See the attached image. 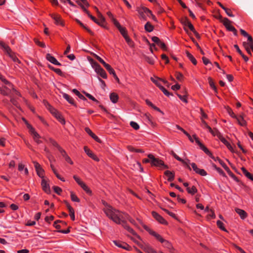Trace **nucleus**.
Segmentation results:
<instances>
[{
	"label": "nucleus",
	"mask_w": 253,
	"mask_h": 253,
	"mask_svg": "<svg viewBox=\"0 0 253 253\" xmlns=\"http://www.w3.org/2000/svg\"><path fill=\"white\" fill-rule=\"evenodd\" d=\"M102 204L104 206L103 211L106 215L115 223L122 225L125 218L127 216V213L114 209L105 201H102Z\"/></svg>",
	"instance_id": "obj_1"
},
{
	"label": "nucleus",
	"mask_w": 253,
	"mask_h": 253,
	"mask_svg": "<svg viewBox=\"0 0 253 253\" xmlns=\"http://www.w3.org/2000/svg\"><path fill=\"white\" fill-rule=\"evenodd\" d=\"M127 220H128L131 224L134 225H135V220L127 214V216H126V217L125 218V221L123 222L122 225L126 230L128 232L131 233L132 235L137 236V234L135 232V231L132 228H131L127 224Z\"/></svg>",
	"instance_id": "obj_2"
},
{
	"label": "nucleus",
	"mask_w": 253,
	"mask_h": 253,
	"mask_svg": "<svg viewBox=\"0 0 253 253\" xmlns=\"http://www.w3.org/2000/svg\"><path fill=\"white\" fill-rule=\"evenodd\" d=\"M137 220L139 221V222L142 225L143 227L149 232V233L152 236H154L157 240H158L160 242L164 241V239L163 237L158 233H156L155 231L151 229L148 226L143 224L142 220L137 218Z\"/></svg>",
	"instance_id": "obj_3"
},
{
	"label": "nucleus",
	"mask_w": 253,
	"mask_h": 253,
	"mask_svg": "<svg viewBox=\"0 0 253 253\" xmlns=\"http://www.w3.org/2000/svg\"><path fill=\"white\" fill-rule=\"evenodd\" d=\"M0 45L2 46L7 53L10 58L15 63H20V61L10 48L3 42H0Z\"/></svg>",
	"instance_id": "obj_4"
},
{
	"label": "nucleus",
	"mask_w": 253,
	"mask_h": 253,
	"mask_svg": "<svg viewBox=\"0 0 253 253\" xmlns=\"http://www.w3.org/2000/svg\"><path fill=\"white\" fill-rule=\"evenodd\" d=\"M136 10L138 13L139 18L142 20H146L147 17L152 15L151 11L145 7H138Z\"/></svg>",
	"instance_id": "obj_5"
},
{
	"label": "nucleus",
	"mask_w": 253,
	"mask_h": 253,
	"mask_svg": "<svg viewBox=\"0 0 253 253\" xmlns=\"http://www.w3.org/2000/svg\"><path fill=\"white\" fill-rule=\"evenodd\" d=\"M153 158L152 160L151 165L159 168V169H164L167 168V166L165 165L164 162L159 158H155L154 156H150Z\"/></svg>",
	"instance_id": "obj_6"
},
{
	"label": "nucleus",
	"mask_w": 253,
	"mask_h": 253,
	"mask_svg": "<svg viewBox=\"0 0 253 253\" xmlns=\"http://www.w3.org/2000/svg\"><path fill=\"white\" fill-rule=\"evenodd\" d=\"M29 130L30 133L32 135L33 139L38 144L42 143V141L41 140V136L32 126H29Z\"/></svg>",
	"instance_id": "obj_7"
},
{
	"label": "nucleus",
	"mask_w": 253,
	"mask_h": 253,
	"mask_svg": "<svg viewBox=\"0 0 253 253\" xmlns=\"http://www.w3.org/2000/svg\"><path fill=\"white\" fill-rule=\"evenodd\" d=\"M48 110L50 113L62 124L65 125V120L62 115L55 109L49 105Z\"/></svg>",
	"instance_id": "obj_8"
},
{
	"label": "nucleus",
	"mask_w": 253,
	"mask_h": 253,
	"mask_svg": "<svg viewBox=\"0 0 253 253\" xmlns=\"http://www.w3.org/2000/svg\"><path fill=\"white\" fill-rule=\"evenodd\" d=\"M193 138L195 139L196 143L200 146V148L207 155L210 156L212 159H214V157L212 156L210 151L199 141V139L197 137L196 135H193Z\"/></svg>",
	"instance_id": "obj_9"
},
{
	"label": "nucleus",
	"mask_w": 253,
	"mask_h": 253,
	"mask_svg": "<svg viewBox=\"0 0 253 253\" xmlns=\"http://www.w3.org/2000/svg\"><path fill=\"white\" fill-rule=\"evenodd\" d=\"M193 138L195 139L196 143L200 146V148L207 155L210 156L212 159H214V157L212 156L210 151L199 141V139L197 137L196 135H193Z\"/></svg>",
	"instance_id": "obj_10"
},
{
	"label": "nucleus",
	"mask_w": 253,
	"mask_h": 253,
	"mask_svg": "<svg viewBox=\"0 0 253 253\" xmlns=\"http://www.w3.org/2000/svg\"><path fill=\"white\" fill-rule=\"evenodd\" d=\"M215 131L216 136H217L220 140L227 146L229 150L231 152H233V149L230 143L222 136L220 132L217 129H215Z\"/></svg>",
	"instance_id": "obj_11"
},
{
	"label": "nucleus",
	"mask_w": 253,
	"mask_h": 253,
	"mask_svg": "<svg viewBox=\"0 0 253 253\" xmlns=\"http://www.w3.org/2000/svg\"><path fill=\"white\" fill-rule=\"evenodd\" d=\"M151 81L154 83L159 88H161V86H163L162 83L167 86H168V83L167 81L162 80L161 79L157 77H151Z\"/></svg>",
	"instance_id": "obj_12"
},
{
	"label": "nucleus",
	"mask_w": 253,
	"mask_h": 253,
	"mask_svg": "<svg viewBox=\"0 0 253 253\" xmlns=\"http://www.w3.org/2000/svg\"><path fill=\"white\" fill-rule=\"evenodd\" d=\"M2 82L5 84V86H4V88L9 90V91L10 92L11 90L13 91L15 94L17 95H19L20 93L18 91H17L13 86V85L8 82L5 78L3 79Z\"/></svg>",
	"instance_id": "obj_13"
},
{
	"label": "nucleus",
	"mask_w": 253,
	"mask_h": 253,
	"mask_svg": "<svg viewBox=\"0 0 253 253\" xmlns=\"http://www.w3.org/2000/svg\"><path fill=\"white\" fill-rule=\"evenodd\" d=\"M153 217L160 223L166 225L168 224L167 221L158 213L153 211L152 212Z\"/></svg>",
	"instance_id": "obj_14"
},
{
	"label": "nucleus",
	"mask_w": 253,
	"mask_h": 253,
	"mask_svg": "<svg viewBox=\"0 0 253 253\" xmlns=\"http://www.w3.org/2000/svg\"><path fill=\"white\" fill-rule=\"evenodd\" d=\"M50 16L51 18L54 20V23L56 25L61 26H64V22L59 15L53 13L50 14Z\"/></svg>",
	"instance_id": "obj_15"
},
{
	"label": "nucleus",
	"mask_w": 253,
	"mask_h": 253,
	"mask_svg": "<svg viewBox=\"0 0 253 253\" xmlns=\"http://www.w3.org/2000/svg\"><path fill=\"white\" fill-rule=\"evenodd\" d=\"M165 178L168 180V182H170V186L171 187L174 186V183L172 182L173 179L174 175L169 170H166L165 172Z\"/></svg>",
	"instance_id": "obj_16"
},
{
	"label": "nucleus",
	"mask_w": 253,
	"mask_h": 253,
	"mask_svg": "<svg viewBox=\"0 0 253 253\" xmlns=\"http://www.w3.org/2000/svg\"><path fill=\"white\" fill-rule=\"evenodd\" d=\"M113 243L116 246L124 249L126 251H130L131 248L130 246L125 242L114 241Z\"/></svg>",
	"instance_id": "obj_17"
},
{
	"label": "nucleus",
	"mask_w": 253,
	"mask_h": 253,
	"mask_svg": "<svg viewBox=\"0 0 253 253\" xmlns=\"http://www.w3.org/2000/svg\"><path fill=\"white\" fill-rule=\"evenodd\" d=\"M152 41L157 44V45L160 46L161 48H162L163 50H166V45L165 44V43L163 42H162L159 38L157 37H153L152 38Z\"/></svg>",
	"instance_id": "obj_18"
},
{
	"label": "nucleus",
	"mask_w": 253,
	"mask_h": 253,
	"mask_svg": "<svg viewBox=\"0 0 253 253\" xmlns=\"http://www.w3.org/2000/svg\"><path fill=\"white\" fill-rule=\"evenodd\" d=\"M95 9L96 10V12H97L98 13V15L99 16V17L100 18V20L99 21L98 20H97L95 18V20H92L95 23H96V24H97L98 25L101 26H102V27H104V23L105 22V18L104 17L102 16V15L98 11V9L97 8V7H95Z\"/></svg>",
	"instance_id": "obj_19"
},
{
	"label": "nucleus",
	"mask_w": 253,
	"mask_h": 253,
	"mask_svg": "<svg viewBox=\"0 0 253 253\" xmlns=\"http://www.w3.org/2000/svg\"><path fill=\"white\" fill-rule=\"evenodd\" d=\"M84 151L85 152V153L91 159L94 160L95 161H99V158L96 156L95 154H94L91 151H90L88 148L87 146H84Z\"/></svg>",
	"instance_id": "obj_20"
},
{
	"label": "nucleus",
	"mask_w": 253,
	"mask_h": 253,
	"mask_svg": "<svg viewBox=\"0 0 253 253\" xmlns=\"http://www.w3.org/2000/svg\"><path fill=\"white\" fill-rule=\"evenodd\" d=\"M187 94V93L185 89H183L181 93L175 92V94H176L179 97V98L184 103L187 102L186 99Z\"/></svg>",
	"instance_id": "obj_21"
},
{
	"label": "nucleus",
	"mask_w": 253,
	"mask_h": 253,
	"mask_svg": "<svg viewBox=\"0 0 253 253\" xmlns=\"http://www.w3.org/2000/svg\"><path fill=\"white\" fill-rule=\"evenodd\" d=\"M46 59L51 62V63L58 66H61V64L60 62H59L57 59L53 56H52L50 54L48 53L46 54Z\"/></svg>",
	"instance_id": "obj_22"
},
{
	"label": "nucleus",
	"mask_w": 253,
	"mask_h": 253,
	"mask_svg": "<svg viewBox=\"0 0 253 253\" xmlns=\"http://www.w3.org/2000/svg\"><path fill=\"white\" fill-rule=\"evenodd\" d=\"M231 21L227 18H225L223 19L222 21V23L226 27V28L230 31H232L234 30L235 28L230 25Z\"/></svg>",
	"instance_id": "obj_23"
},
{
	"label": "nucleus",
	"mask_w": 253,
	"mask_h": 253,
	"mask_svg": "<svg viewBox=\"0 0 253 253\" xmlns=\"http://www.w3.org/2000/svg\"><path fill=\"white\" fill-rule=\"evenodd\" d=\"M41 185L42 187V189L45 192L48 193L50 191V188L49 184L47 183V180L44 178L42 180Z\"/></svg>",
	"instance_id": "obj_24"
},
{
	"label": "nucleus",
	"mask_w": 253,
	"mask_h": 253,
	"mask_svg": "<svg viewBox=\"0 0 253 253\" xmlns=\"http://www.w3.org/2000/svg\"><path fill=\"white\" fill-rule=\"evenodd\" d=\"M175 159L177 160L178 161L181 162L184 166H186L189 169H191L190 166H189V164L190 163V161L189 160H184L179 157L178 156L175 154Z\"/></svg>",
	"instance_id": "obj_25"
},
{
	"label": "nucleus",
	"mask_w": 253,
	"mask_h": 253,
	"mask_svg": "<svg viewBox=\"0 0 253 253\" xmlns=\"http://www.w3.org/2000/svg\"><path fill=\"white\" fill-rule=\"evenodd\" d=\"M95 72L100 76L103 79H107V75L105 70L100 67L99 68L97 69Z\"/></svg>",
	"instance_id": "obj_26"
},
{
	"label": "nucleus",
	"mask_w": 253,
	"mask_h": 253,
	"mask_svg": "<svg viewBox=\"0 0 253 253\" xmlns=\"http://www.w3.org/2000/svg\"><path fill=\"white\" fill-rule=\"evenodd\" d=\"M235 210L242 219H244L247 216V213L245 211L238 208H236Z\"/></svg>",
	"instance_id": "obj_27"
},
{
	"label": "nucleus",
	"mask_w": 253,
	"mask_h": 253,
	"mask_svg": "<svg viewBox=\"0 0 253 253\" xmlns=\"http://www.w3.org/2000/svg\"><path fill=\"white\" fill-rule=\"evenodd\" d=\"M110 99L111 101L113 103H116L119 99L118 95L114 92L111 93L110 94Z\"/></svg>",
	"instance_id": "obj_28"
},
{
	"label": "nucleus",
	"mask_w": 253,
	"mask_h": 253,
	"mask_svg": "<svg viewBox=\"0 0 253 253\" xmlns=\"http://www.w3.org/2000/svg\"><path fill=\"white\" fill-rule=\"evenodd\" d=\"M241 170L242 171H243L244 174L249 179H250V180L253 181V175L252 174H251V173H250L249 172H248L246 169L244 168V167H242L241 168Z\"/></svg>",
	"instance_id": "obj_29"
},
{
	"label": "nucleus",
	"mask_w": 253,
	"mask_h": 253,
	"mask_svg": "<svg viewBox=\"0 0 253 253\" xmlns=\"http://www.w3.org/2000/svg\"><path fill=\"white\" fill-rule=\"evenodd\" d=\"M63 98L66 99L69 103L74 105V99L70 96L69 95H68L67 93H63Z\"/></svg>",
	"instance_id": "obj_30"
},
{
	"label": "nucleus",
	"mask_w": 253,
	"mask_h": 253,
	"mask_svg": "<svg viewBox=\"0 0 253 253\" xmlns=\"http://www.w3.org/2000/svg\"><path fill=\"white\" fill-rule=\"evenodd\" d=\"M239 124L241 126H245L246 125V122L243 118V115H240L239 117H237V118H235Z\"/></svg>",
	"instance_id": "obj_31"
},
{
	"label": "nucleus",
	"mask_w": 253,
	"mask_h": 253,
	"mask_svg": "<svg viewBox=\"0 0 253 253\" xmlns=\"http://www.w3.org/2000/svg\"><path fill=\"white\" fill-rule=\"evenodd\" d=\"M234 46L236 49L237 52L242 56L245 61L246 62L248 61V58L242 53V51L240 49L238 45L237 44H235Z\"/></svg>",
	"instance_id": "obj_32"
},
{
	"label": "nucleus",
	"mask_w": 253,
	"mask_h": 253,
	"mask_svg": "<svg viewBox=\"0 0 253 253\" xmlns=\"http://www.w3.org/2000/svg\"><path fill=\"white\" fill-rule=\"evenodd\" d=\"M144 28L145 30L148 32H152L154 29L153 26L148 22L145 25Z\"/></svg>",
	"instance_id": "obj_33"
},
{
	"label": "nucleus",
	"mask_w": 253,
	"mask_h": 253,
	"mask_svg": "<svg viewBox=\"0 0 253 253\" xmlns=\"http://www.w3.org/2000/svg\"><path fill=\"white\" fill-rule=\"evenodd\" d=\"M215 161H217L222 166V167L226 170V171H228L229 170V168L226 165V164L221 160H220L219 158H216V159H215V158L213 159Z\"/></svg>",
	"instance_id": "obj_34"
},
{
	"label": "nucleus",
	"mask_w": 253,
	"mask_h": 253,
	"mask_svg": "<svg viewBox=\"0 0 253 253\" xmlns=\"http://www.w3.org/2000/svg\"><path fill=\"white\" fill-rule=\"evenodd\" d=\"M72 91L77 95L80 99L83 100H86L85 97L82 95L77 89H73Z\"/></svg>",
	"instance_id": "obj_35"
},
{
	"label": "nucleus",
	"mask_w": 253,
	"mask_h": 253,
	"mask_svg": "<svg viewBox=\"0 0 253 253\" xmlns=\"http://www.w3.org/2000/svg\"><path fill=\"white\" fill-rule=\"evenodd\" d=\"M186 55L187 57L189 58V60L194 64L196 65L197 64V61L196 59L193 57V56L189 52H187Z\"/></svg>",
	"instance_id": "obj_36"
},
{
	"label": "nucleus",
	"mask_w": 253,
	"mask_h": 253,
	"mask_svg": "<svg viewBox=\"0 0 253 253\" xmlns=\"http://www.w3.org/2000/svg\"><path fill=\"white\" fill-rule=\"evenodd\" d=\"M124 38H125L126 42L130 47H133L134 43L133 41L127 36V35Z\"/></svg>",
	"instance_id": "obj_37"
},
{
	"label": "nucleus",
	"mask_w": 253,
	"mask_h": 253,
	"mask_svg": "<svg viewBox=\"0 0 253 253\" xmlns=\"http://www.w3.org/2000/svg\"><path fill=\"white\" fill-rule=\"evenodd\" d=\"M81 187L84 189V190L85 191L87 194L89 195L91 194V191L84 183V184H83Z\"/></svg>",
	"instance_id": "obj_38"
},
{
	"label": "nucleus",
	"mask_w": 253,
	"mask_h": 253,
	"mask_svg": "<svg viewBox=\"0 0 253 253\" xmlns=\"http://www.w3.org/2000/svg\"><path fill=\"white\" fill-rule=\"evenodd\" d=\"M187 190L188 192L191 194H194L197 192V190L194 186H193L192 188L187 187Z\"/></svg>",
	"instance_id": "obj_39"
},
{
	"label": "nucleus",
	"mask_w": 253,
	"mask_h": 253,
	"mask_svg": "<svg viewBox=\"0 0 253 253\" xmlns=\"http://www.w3.org/2000/svg\"><path fill=\"white\" fill-rule=\"evenodd\" d=\"M71 199L73 202H80L78 197L73 192H71Z\"/></svg>",
	"instance_id": "obj_40"
},
{
	"label": "nucleus",
	"mask_w": 253,
	"mask_h": 253,
	"mask_svg": "<svg viewBox=\"0 0 253 253\" xmlns=\"http://www.w3.org/2000/svg\"><path fill=\"white\" fill-rule=\"evenodd\" d=\"M77 22L80 24L81 26H82L83 28H84L85 30H86L88 32H89L90 34H92L91 31L87 27H86L83 23H82L79 20L76 19Z\"/></svg>",
	"instance_id": "obj_41"
},
{
	"label": "nucleus",
	"mask_w": 253,
	"mask_h": 253,
	"mask_svg": "<svg viewBox=\"0 0 253 253\" xmlns=\"http://www.w3.org/2000/svg\"><path fill=\"white\" fill-rule=\"evenodd\" d=\"M130 126L135 130H138L139 128V125L137 123L133 121L130 122Z\"/></svg>",
	"instance_id": "obj_42"
},
{
	"label": "nucleus",
	"mask_w": 253,
	"mask_h": 253,
	"mask_svg": "<svg viewBox=\"0 0 253 253\" xmlns=\"http://www.w3.org/2000/svg\"><path fill=\"white\" fill-rule=\"evenodd\" d=\"M209 82L210 86L215 91L217 92L216 87L214 85L213 82L211 78H209Z\"/></svg>",
	"instance_id": "obj_43"
},
{
	"label": "nucleus",
	"mask_w": 253,
	"mask_h": 253,
	"mask_svg": "<svg viewBox=\"0 0 253 253\" xmlns=\"http://www.w3.org/2000/svg\"><path fill=\"white\" fill-rule=\"evenodd\" d=\"M150 156H153L152 154H149L148 155V159H144L143 160H142V162L143 163H150L151 164V163H152V160L153 159L152 158H151V157Z\"/></svg>",
	"instance_id": "obj_44"
},
{
	"label": "nucleus",
	"mask_w": 253,
	"mask_h": 253,
	"mask_svg": "<svg viewBox=\"0 0 253 253\" xmlns=\"http://www.w3.org/2000/svg\"><path fill=\"white\" fill-rule=\"evenodd\" d=\"M53 189L54 191L58 195H60L62 190L61 188L58 186H54L53 187Z\"/></svg>",
	"instance_id": "obj_45"
},
{
	"label": "nucleus",
	"mask_w": 253,
	"mask_h": 253,
	"mask_svg": "<svg viewBox=\"0 0 253 253\" xmlns=\"http://www.w3.org/2000/svg\"><path fill=\"white\" fill-rule=\"evenodd\" d=\"M73 178L75 179V180L76 181V182L81 186L83 184H84V182L81 180V179L77 176L76 175H74Z\"/></svg>",
	"instance_id": "obj_46"
},
{
	"label": "nucleus",
	"mask_w": 253,
	"mask_h": 253,
	"mask_svg": "<svg viewBox=\"0 0 253 253\" xmlns=\"http://www.w3.org/2000/svg\"><path fill=\"white\" fill-rule=\"evenodd\" d=\"M163 244V246L167 248H170L171 246V244L168 241L164 239V241L161 242Z\"/></svg>",
	"instance_id": "obj_47"
},
{
	"label": "nucleus",
	"mask_w": 253,
	"mask_h": 253,
	"mask_svg": "<svg viewBox=\"0 0 253 253\" xmlns=\"http://www.w3.org/2000/svg\"><path fill=\"white\" fill-rule=\"evenodd\" d=\"M163 92L167 96H169L170 95L172 96V94H170L163 86H161V88H160Z\"/></svg>",
	"instance_id": "obj_48"
},
{
	"label": "nucleus",
	"mask_w": 253,
	"mask_h": 253,
	"mask_svg": "<svg viewBox=\"0 0 253 253\" xmlns=\"http://www.w3.org/2000/svg\"><path fill=\"white\" fill-rule=\"evenodd\" d=\"M69 215L71 217V218L72 220H75V211L74 209H70L69 211Z\"/></svg>",
	"instance_id": "obj_49"
},
{
	"label": "nucleus",
	"mask_w": 253,
	"mask_h": 253,
	"mask_svg": "<svg viewBox=\"0 0 253 253\" xmlns=\"http://www.w3.org/2000/svg\"><path fill=\"white\" fill-rule=\"evenodd\" d=\"M227 112L229 114V115L232 118H237V116L235 115V114L234 113V112L232 111V110H231V108H228L227 109Z\"/></svg>",
	"instance_id": "obj_50"
},
{
	"label": "nucleus",
	"mask_w": 253,
	"mask_h": 253,
	"mask_svg": "<svg viewBox=\"0 0 253 253\" xmlns=\"http://www.w3.org/2000/svg\"><path fill=\"white\" fill-rule=\"evenodd\" d=\"M104 67L106 69V70L109 72V73L110 74L113 73L114 70L111 67V66L109 64H107L106 65L104 66Z\"/></svg>",
	"instance_id": "obj_51"
},
{
	"label": "nucleus",
	"mask_w": 253,
	"mask_h": 253,
	"mask_svg": "<svg viewBox=\"0 0 253 253\" xmlns=\"http://www.w3.org/2000/svg\"><path fill=\"white\" fill-rule=\"evenodd\" d=\"M49 142L54 146L56 147L57 149L60 146L58 145V144L52 138H49Z\"/></svg>",
	"instance_id": "obj_52"
},
{
	"label": "nucleus",
	"mask_w": 253,
	"mask_h": 253,
	"mask_svg": "<svg viewBox=\"0 0 253 253\" xmlns=\"http://www.w3.org/2000/svg\"><path fill=\"white\" fill-rule=\"evenodd\" d=\"M216 223H217L218 227L220 229H221L222 230L224 231H227L226 229L223 227V224L221 221L218 220V221H217Z\"/></svg>",
	"instance_id": "obj_53"
},
{
	"label": "nucleus",
	"mask_w": 253,
	"mask_h": 253,
	"mask_svg": "<svg viewBox=\"0 0 253 253\" xmlns=\"http://www.w3.org/2000/svg\"><path fill=\"white\" fill-rule=\"evenodd\" d=\"M91 65L95 71L97 69H98L101 67L96 62L93 61V60L92 61Z\"/></svg>",
	"instance_id": "obj_54"
},
{
	"label": "nucleus",
	"mask_w": 253,
	"mask_h": 253,
	"mask_svg": "<svg viewBox=\"0 0 253 253\" xmlns=\"http://www.w3.org/2000/svg\"><path fill=\"white\" fill-rule=\"evenodd\" d=\"M118 29H119V31L120 32V33H121V34L122 35V36L124 37H125L126 36H127L126 31V29L125 28H123V27H121V28H120Z\"/></svg>",
	"instance_id": "obj_55"
},
{
	"label": "nucleus",
	"mask_w": 253,
	"mask_h": 253,
	"mask_svg": "<svg viewBox=\"0 0 253 253\" xmlns=\"http://www.w3.org/2000/svg\"><path fill=\"white\" fill-rule=\"evenodd\" d=\"M85 96L86 97H87L89 99H90V100L94 101V102H98V101H97V100H96L92 95H91L89 93H86V92H84Z\"/></svg>",
	"instance_id": "obj_56"
},
{
	"label": "nucleus",
	"mask_w": 253,
	"mask_h": 253,
	"mask_svg": "<svg viewBox=\"0 0 253 253\" xmlns=\"http://www.w3.org/2000/svg\"><path fill=\"white\" fill-rule=\"evenodd\" d=\"M37 171V174L40 177H42V178H43V174H44V170L42 168L36 171Z\"/></svg>",
	"instance_id": "obj_57"
},
{
	"label": "nucleus",
	"mask_w": 253,
	"mask_h": 253,
	"mask_svg": "<svg viewBox=\"0 0 253 253\" xmlns=\"http://www.w3.org/2000/svg\"><path fill=\"white\" fill-rule=\"evenodd\" d=\"M0 93L3 95H7L10 93V92L9 91V90H7L4 88V89H2L1 87H0Z\"/></svg>",
	"instance_id": "obj_58"
},
{
	"label": "nucleus",
	"mask_w": 253,
	"mask_h": 253,
	"mask_svg": "<svg viewBox=\"0 0 253 253\" xmlns=\"http://www.w3.org/2000/svg\"><path fill=\"white\" fill-rule=\"evenodd\" d=\"M34 41H35V43L37 44H38V45H39L40 46L42 47H45V44L44 43L40 42L38 39H34Z\"/></svg>",
	"instance_id": "obj_59"
},
{
	"label": "nucleus",
	"mask_w": 253,
	"mask_h": 253,
	"mask_svg": "<svg viewBox=\"0 0 253 253\" xmlns=\"http://www.w3.org/2000/svg\"><path fill=\"white\" fill-rule=\"evenodd\" d=\"M85 131L92 138L95 135L94 134L92 131L88 127L85 128Z\"/></svg>",
	"instance_id": "obj_60"
},
{
	"label": "nucleus",
	"mask_w": 253,
	"mask_h": 253,
	"mask_svg": "<svg viewBox=\"0 0 253 253\" xmlns=\"http://www.w3.org/2000/svg\"><path fill=\"white\" fill-rule=\"evenodd\" d=\"M53 71H54L56 74L60 76L62 75V71L59 69V68H55L54 67H52L51 68Z\"/></svg>",
	"instance_id": "obj_61"
},
{
	"label": "nucleus",
	"mask_w": 253,
	"mask_h": 253,
	"mask_svg": "<svg viewBox=\"0 0 253 253\" xmlns=\"http://www.w3.org/2000/svg\"><path fill=\"white\" fill-rule=\"evenodd\" d=\"M64 158L65 161L67 163H69L71 165H73V162L72 161V160H71L70 157L68 155H67L65 156H64Z\"/></svg>",
	"instance_id": "obj_62"
},
{
	"label": "nucleus",
	"mask_w": 253,
	"mask_h": 253,
	"mask_svg": "<svg viewBox=\"0 0 253 253\" xmlns=\"http://www.w3.org/2000/svg\"><path fill=\"white\" fill-rule=\"evenodd\" d=\"M175 76H176V79L180 82L182 81L184 78L183 75L180 73H177V75H175Z\"/></svg>",
	"instance_id": "obj_63"
},
{
	"label": "nucleus",
	"mask_w": 253,
	"mask_h": 253,
	"mask_svg": "<svg viewBox=\"0 0 253 253\" xmlns=\"http://www.w3.org/2000/svg\"><path fill=\"white\" fill-rule=\"evenodd\" d=\"M196 173H198L202 176H205L207 175L206 171L203 169H199L198 170H197Z\"/></svg>",
	"instance_id": "obj_64"
}]
</instances>
